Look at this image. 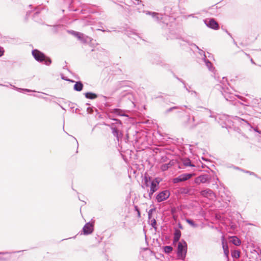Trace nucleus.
<instances>
[{
    "label": "nucleus",
    "mask_w": 261,
    "mask_h": 261,
    "mask_svg": "<svg viewBox=\"0 0 261 261\" xmlns=\"http://www.w3.org/2000/svg\"><path fill=\"white\" fill-rule=\"evenodd\" d=\"M4 49L2 47H0V57L3 55Z\"/></svg>",
    "instance_id": "24"
},
{
    "label": "nucleus",
    "mask_w": 261,
    "mask_h": 261,
    "mask_svg": "<svg viewBox=\"0 0 261 261\" xmlns=\"http://www.w3.org/2000/svg\"><path fill=\"white\" fill-rule=\"evenodd\" d=\"M201 195L204 197L211 198L214 196V193L210 189H205L201 192Z\"/></svg>",
    "instance_id": "7"
},
{
    "label": "nucleus",
    "mask_w": 261,
    "mask_h": 261,
    "mask_svg": "<svg viewBox=\"0 0 261 261\" xmlns=\"http://www.w3.org/2000/svg\"><path fill=\"white\" fill-rule=\"evenodd\" d=\"M170 196L169 191L166 190L160 192L156 196L158 202H162L167 199Z\"/></svg>",
    "instance_id": "5"
},
{
    "label": "nucleus",
    "mask_w": 261,
    "mask_h": 261,
    "mask_svg": "<svg viewBox=\"0 0 261 261\" xmlns=\"http://www.w3.org/2000/svg\"><path fill=\"white\" fill-rule=\"evenodd\" d=\"M222 247H223V249L224 251V253L225 256L226 257H228V254H229V249H228L227 242L225 240V239H224V237H222Z\"/></svg>",
    "instance_id": "6"
},
{
    "label": "nucleus",
    "mask_w": 261,
    "mask_h": 261,
    "mask_svg": "<svg viewBox=\"0 0 261 261\" xmlns=\"http://www.w3.org/2000/svg\"><path fill=\"white\" fill-rule=\"evenodd\" d=\"M195 175L194 174H182L178 177L173 179L174 183H177L179 182L186 181L191 178L193 176Z\"/></svg>",
    "instance_id": "3"
},
{
    "label": "nucleus",
    "mask_w": 261,
    "mask_h": 261,
    "mask_svg": "<svg viewBox=\"0 0 261 261\" xmlns=\"http://www.w3.org/2000/svg\"><path fill=\"white\" fill-rule=\"evenodd\" d=\"M231 242L235 245L236 246H239L241 243V242L240 241V240L236 236H233V237H232L231 238Z\"/></svg>",
    "instance_id": "12"
},
{
    "label": "nucleus",
    "mask_w": 261,
    "mask_h": 261,
    "mask_svg": "<svg viewBox=\"0 0 261 261\" xmlns=\"http://www.w3.org/2000/svg\"><path fill=\"white\" fill-rule=\"evenodd\" d=\"M81 35V34H78V33H77V34H76V36H78V37L80 38V35Z\"/></svg>",
    "instance_id": "27"
},
{
    "label": "nucleus",
    "mask_w": 261,
    "mask_h": 261,
    "mask_svg": "<svg viewBox=\"0 0 261 261\" xmlns=\"http://www.w3.org/2000/svg\"><path fill=\"white\" fill-rule=\"evenodd\" d=\"M83 88V85L81 82H76L74 85V89L77 91H81Z\"/></svg>",
    "instance_id": "11"
},
{
    "label": "nucleus",
    "mask_w": 261,
    "mask_h": 261,
    "mask_svg": "<svg viewBox=\"0 0 261 261\" xmlns=\"http://www.w3.org/2000/svg\"><path fill=\"white\" fill-rule=\"evenodd\" d=\"M144 179H145L146 185V186H148V184H147L148 179H147V177L146 176H145Z\"/></svg>",
    "instance_id": "26"
},
{
    "label": "nucleus",
    "mask_w": 261,
    "mask_h": 261,
    "mask_svg": "<svg viewBox=\"0 0 261 261\" xmlns=\"http://www.w3.org/2000/svg\"><path fill=\"white\" fill-rule=\"evenodd\" d=\"M182 163L185 166L195 167V165L191 163V161L189 159H185L183 160Z\"/></svg>",
    "instance_id": "14"
},
{
    "label": "nucleus",
    "mask_w": 261,
    "mask_h": 261,
    "mask_svg": "<svg viewBox=\"0 0 261 261\" xmlns=\"http://www.w3.org/2000/svg\"><path fill=\"white\" fill-rule=\"evenodd\" d=\"M232 256L238 258L240 256V251L239 250H234L232 252Z\"/></svg>",
    "instance_id": "16"
},
{
    "label": "nucleus",
    "mask_w": 261,
    "mask_h": 261,
    "mask_svg": "<svg viewBox=\"0 0 261 261\" xmlns=\"http://www.w3.org/2000/svg\"><path fill=\"white\" fill-rule=\"evenodd\" d=\"M186 222L189 224H190V225H191L192 226L194 227H195L197 226V225L194 223V222L192 220H190V219H186Z\"/></svg>",
    "instance_id": "19"
},
{
    "label": "nucleus",
    "mask_w": 261,
    "mask_h": 261,
    "mask_svg": "<svg viewBox=\"0 0 261 261\" xmlns=\"http://www.w3.org/2000/svg\"><path fill=\"white\" fill-rule=\"evenodd\" d=\"M240 54H241V55L242 56H246V57H249V56L248 55H247V54H246L244 53V52H242H242H241V53H240Z\"/></svg>",
    "instance_id": "23"
},
{
    "label": "nucleus",
    "mask_w": 261,
    "mask_h": 261,
    "mask_svg": "<svg viewBox=\"0 0 261 261\" xmlns=\"http://www.w3.org/2000/svg\"><path fill=\"white\" fill-rule=\"evenodd\" d=\"M168 165H163V166H162V170L164 171V170H166L168 169Z\"/></svg>",
    "instance_id": "20"
},
{
    "label": "nucleus",
    "mask_w": 261,
    "mask_h": 261,
    "mask_svg": "<svg viewBox=\"0 0 261 261\" xmlns=\"http://www.w3.org/2000/svg\"><path fill=\"white\" fill-rule=\"evenodd\" d=\"M155 224H156V221H155V219H153V222L152 223V226L153 227H154V225H155Z\"/></svg>",
    "instance_id": "25"
},
{
    "label": "nucleus",
    "mask_w": 261,
    "mask_h": 261,
    "mask_svg": "<svg viewBox=\"0 0 261 261\" xmlns=\"http://www.w3.org/2000/svg\"><path fill=\"white\" fill-rule=\"evenodd\" d=\"M158 184L154 181L151 182L150 187V193L152 194L155 191L158 190Z\"/></svg>",
    "instance_id": "13"
},
{
    "label": "nucleus",
    "mask_w": 261,
    "mask_h": 261,
    "mask_svg": "<svg viewBox=\"0 0 261 261\" xmlns=\"http://www.w3.org/2000/svg\"><path fill=\"white\" fill-rule=\"evenodd\" d=\"M85 96L86 98L89 99H94L97 97V95L95 94L90 92L86 93Z\"/></svg>",
    "instance_id": "15"
},
{
    "label": "nucleus",
    "mask_w": 261,
    "mask_h": 261,
    "mask_svg": "<svg viewBox=\"0 0 261 261\" xmlns=\"http://www.w3.org/2000/svg\"><path fill=\"white\" fill-rule=\"evenodd\" d=\"M32 55L34 58L39 62L45 61L46 65H49L51 63V60L45 57V56L38 50L35 49L32 51Z\"/></svg>",
    "instance_id": "1"
},
{
    "label": "nucleus",
    "mask_w": 261,
    "mask_h": 261,
    "mask_svg": "<svg viewBox=\"0 0 261 261\" xmlns=\"http://www.w3.org/2000/svg\"><path fill=\"white\" fill-rule=\"evenodd\" d=\"M181 236V232L178 229H176L174 234L173 242L175 243L179 241Z\"/></svg>",
    "instance_id": "10"
},
{
    "label": "nucleus",
    "mask_w": 261,
    "mask_h": 261,
    "mask_svg": "<svg viewBox=\"0 0 261 261\" xmlns=\"http://www.w3.org/2000/svg\"><path fill=\"white\" fill-rule=\"evenodd\" d=\"M207 181V178L206 175H201L195 179V182L198 185L201 183H205Z\"/></svg>",
    "instance_id": "9"
},
{
    "label": "nucleus",
    "mask_w": 261,
    "mask_h": 261,
    "mask_svg": "<svg viewBox=\"0 0 261 261\" xmlns=\"http://www.w3.org/2000/svg\"><path fill=\"white\" fill-rule=\"evenodd\" d=\"M135 208L136 211L137 212V213H138V217H140V211H139V209H138V207H137V206H135Z\"/></svg>",
    "instance_id": "22"
},
{
    "label": "nucleus",
    "mask_w": 261,
    "mask_h": 261,
    "mask_svg": "<svg viewBox=\"0 0 261 261\" xmlns=\"http://www.w3.org/2000/svg\"><path fill=\"white\" fill-rule=\"evenodd\" d=\"M152 211H153V209H151V210H150L148 212V218H149V219H150L151 218V214H152Z\"/></svg>",
    "instance_id": "21"
},
{
    "label": "nucleus",
    "mask_w": 261,
    "mask_h": 261,
    "mask_svg": "<svg viewBox=\"0 0 261 261\" xmlns=\"http://www.w3.org/2000/svg\"><path fill=\"white\" fill-rule=\"evenodd\" d=\"M205 23L206 25L214 30H218L219 28V24L218 22L213 18L205 20Z\"/></svg>",
    "instance_id": "4"
},
{
    "label": "nucleus",
    "mask_w": 261,
    "mask_h": 261,
    "mask_svg": "<svg viewBox=\"0 0 261 261\" xmlns=\"http://www.w3.org/2000/svg\"><path fill=\"white\" fill-rule=\"evenodd\" d=\"M187 250V245L186 242L181 240L178 243L177 248L178 256L180 259H184L186 256Z\"/></svg>",
    "instance_id": "2"
},
{
    "label": "nucleus",
    "mask_w": 261,
    "mask_h": 261,
    "mask_svg": "<svg viewBox=\"0 0 261 261\" xmlns=\"http://www.w3.org/2000/svg\"><path fill=\"white\" fill-rule=\"evenodd\" d=\"M180 191L181 194H188L190 192V189L188 188H182Z\"/></svg>",
    "instance_id": "18"
},
{
    "label": "nucleus",
    "mask_w": 261,
    "mask_h": 261,
    "mask_svg": "<svg viewBox=\"0 0 261 261\" xmlns=\"http://www.w3.org/2000/svg\"><path fill=\"white\" fill-rule=\"evenodd\" d=\"M93 230V226L90 223H87L83 227V232L85 234L91 233Z\"/></svg>",
    "instance_id": "8"
},
{
    "label": "nucleus",
    "mask_w": 261,
    "mask_h": 261,
    "mask_svg": "<svg viewBox=\"0 0 261 261\" xmlns=\"http://www.w3.org/2000/svg\"><path fill=\"white\" fill-rule=\"evenodd\" d=\"M173 250V248L171 246H166L164 247V251L167 253H170Z\"/></svg>",
    "instance_id": "17"
}]
</instances>
